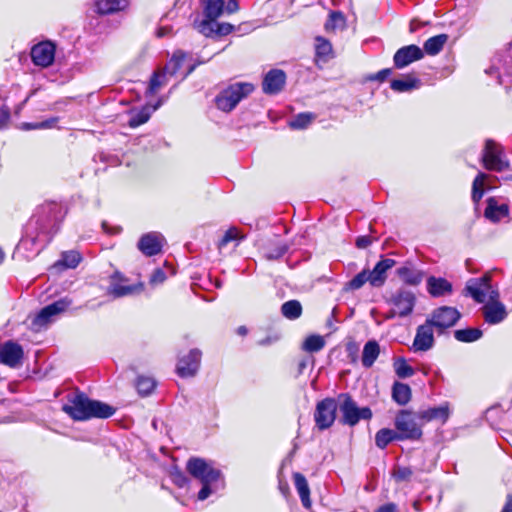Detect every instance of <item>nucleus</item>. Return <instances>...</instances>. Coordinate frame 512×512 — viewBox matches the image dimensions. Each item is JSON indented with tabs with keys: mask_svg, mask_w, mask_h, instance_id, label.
Returning <instances> with one entry per match:
<instances>
[{
	"mask_svg": "<svg viewBox=\"0 0 512 512\" xmlns=\"http://www.w3.org/2000/svg\"><path fill=\"white\" fill-rule=\"evenodd\" d=\"M394 370L398 377L407 378L414 374L413 368L407 364L403 358H398L394 362Z\"/></svg>",
	"mask_w": 512,
	"mask_h": 512,
	"instance_id": "obj_46",
	"label": "nucleus"
},
{
	"mask_svg": "<svg viewBox=\"0 0 512 512\" xmlns=\"http://www.w3.org/2000/svg\"><path fill=\"white\" fill-rule=\"evenodd\" d=\"M99 14H112L124 11L129 6V0H95Z\"/></svg>",
	"mask_w": 512,
	"mask_h": 512,
	"instance_id": "obj_21",
	"label": "nucleus"
},
{
	"mask_svg": "<svg viewBox=\"0 0 512 512\" xmlns=\"http://www.w3.org/2000/svg\"><path fill=\"white\" fill-rule=\"evenodd\" d=\"M460 318V313L453 307L443 306L436 309L427 320L439 330V332L452 327Z\"/></svg>",
	"mask_w": 512,
	"mask_h": 512,
	"instance_id": "obj_9",
	"label": "nucleus"
},
{
	"mask_svg": "<svg viewBox=\"0 0 512 512\" xmlns=\"http://www.w3.org/2000/svg\"><path fill=\"white\" fill-rule=\"evenodd\" d=\"M390 303L396 308L399 317L410 315L416 303V297L413 292L400 289L390 299Z\"/></svg>",
	"mask_w": 512,
	"mask_h": 512,
	"instance_id": "obj_12",
	"label": "nucleus"
},
{
	"mask_svg": "<svg viewBox=\"0 0 512 512\" xmlns=\"http://www.w3.org/2000/svg\"><path fill=\"white\" fill-rule=\"evenodd\" d=\"M286 81V75L282 70L269 71L263 80V91L267 94H276L282 90Z\"/></svg>",
	"mask_w": 512,
	"mask_h": 512,
	"instance_id": "obj_20",
	"label": "nucleus"
},
{
	"mask_svg": "<svg viewBox=\"0 0 512 512\" xmlns=\"http://www.w3.org/2000/svg\"><path fill=\"white\" fill-rule=\"evenodd\" d=\"M325 344H326V341L323 336L314 334V335L308 336L304 340V342L302 344V348L306 352L315 353V352L322 350L324 348Z\"/></svg>",
	"mask_w": 512,
	"mask_h": 512,
	"instance_id": "obj_37",
	"label": "nucleus"
},
{
	"mask_svg": "<svg viewBox=\"0 0 512 512\" xmlns=\"http://www.w3.org/2000/svg\"><path fill=\"white\" fill-rule=\"evenodd\" d=\"M185 57L186 55L182 51H176L165 65V67L162 69H164L169 74V76L173 77L181 68Z\"/></svg>",
	"mask_w": 512,
	"mask_h": 512,
	"instance_id": "obj_39",
	"label": "nucleus"
},
{
	"mask_svg": "<svg viewBox=\"0 0 512 512\" xmlns=\"http://www.w3.org/2000/svg\"><path fill=\"white\" fill-rule=\"evenodd\" d=\"M367 282L369 283L368 270H363L345 284L344 291L358 290Z\"/></svg>",
	"mask_w": 512,
	"mask_h": 512,
	"instance_id": "obj_43",
	"label": "nucleus"
},
{
	"mask_svg": "<svg viewBox=\"0 0 512 512\" xmlns=\"http://www.w3.org/2000/svg\"><path fill=\"white\" fill-rule=\"evenodd\" d=\"M454 336L461 342H473L482 336V331L477 328L460 329L454 332Z\"/></svg>",
	"mask_w": 512,
	"mask_h": 512,
	"instance_id": "obj_42",
	"label": "nucleus"
},
{
	"mask_svg": "<svg viewBox=\"0 0 512 512\" xmlns=\"http://www.w3.org/2000/svg\"><path fill=\"white\" fill-rule=\"evenodd\" d=\"M397 507L393 503H387L379 507L375 512H396Z\"/></svg>",
	"mask_w": 512,
	"mask_h": 512,
	"instance_id": "obj_59",
	"label": "nucleus"
},
{
	"mask_svg": "<svg viewBox=\"0 0 512 512\" xmlns=\"http://www.w3.org/2000/svg\"><path fill=\"white\" fill-rule=\"evenodd\" d=\"M465 290L478 303L499 298L498 291L490 285V276L488 274L481 278L470 279L466 284Z\"/></svg>",
	"mask_w": 512,
	"mask_h": 512,
	"instance_id": "obj_5",
	"label": "nucleus"
},
{
	"mask_svg": "<svg viewBox=\"0 0 512 512\" xmlns=\"http://www.w3.org/2000/svg\"><path fill=\"white\" fill-rule=\"evenodd\" d=\"M395 312H396V308L393 307V309L387 314L386 318L391 319V318H394L395 316H398V313H395Z\"/></svg>",
	"mask_w": 512,
	"mask_h": 512,
	"instance_id": "obj_63",
	"label": "nucleus"
},
{
	"mask_svg": "<svg viewBox=\"0 0 512 512\" xmlns=\"http://www.w3.org/2000/svg\"><path fill=\"white\" fill-rule=\"evenodd\" d=\"M278 340V337H266L265 339H262L259 341V345H262V346H265V345H269L275 341Z\"/></svg>",
	"mask_w": 512,
	"mask_h": 512,
	"instance_id": "obj_60",
	"label": "nucleus"
},
{
	"mask_svg": "<svg viewBox=\"0 0 512 512\" xmlns=\"http://www.w3.org/2000/svg\"><path fill=\"white\" fill-rule=\"evenodd\" d=\"M398 276L407 284L417 285L422 281V273L410 266H403L397 270Z\"/></svg>",
	"mask_w": 512,
	"mask_h": 512,
	"instance_id": "obj_34",
	"label": "nucleus"
},
{
	"mask_svg": "<svg viewBox=\"0 0 512 512\" xmlns=\"http://www.w3.org/2000/svg\"><path fill=\"white\" fill-rule=\"evenodd\" d=\"M372 243V240L369 236H361L356 240V246L359 249L367 248Z\"/></svg>",
	"mask_w": 512,
	"mask_h": 512,
	"instance_id": "obj_55",
	"label": "nucleus"
},
{
	"mask_svg": "<svg viewBox=\"0 0 512 512\" xmlns=\"http://www.w3.org/2000/svg\"><path fill=\"white\" fill-rule=\"evenodd\" d=\"M165 279H166V275H165L164 271L161 269H156L150 277V283L152 285H157V284L163 283L165 281Z\"/></svg>",
	"mask_w": 512,
	"mask_h": 512,
	"instance_id": "obj_53",
	"label": "nucleus"
},
{
	"mask_svg": "<svg viewBox=\"0 0 512 512\" xmlns=\"http://www.w3.org/2000/svg\"><path fill=\"white\" fill-rule=\"evenodd\" d=\"M448 41L447 34H439L427 39L423 45V52H426L428 55H437L441 52L444 45Z\"/></svg>",
	"mask_w": 512,
	"mask_h": 512,
	"instance_id": "obj_27",
	"label": "nucleus"
},
{
	"mask_svg": "<svg viewBox=\"0 0 512 512\" xmlns=\"http://www.w3.org/2000/svg\"><path fill=\"white\" fill-rule=\"evenodd\" d=\"M399 440L398 434L396 431L388 428H384L379 430L375 436V443L377 447L383 449L393 440Z\"/></svg>",
	"mask_w": 512,
	"mask_h": 512,
	"instance_id": "obj_38",
	"label": "nucleus"
},
{
	"mask_svg": "<svg viewBox=\"0 0 512 512\" xmlns=\"http://www.w3.org/2000/svg\"><path fill=\"white\" fill-rule=\"evenodd\" d=\"M424 57L423 50L417 45L404 46L396 51L393 57L396 68L402 69L409 64L421 60Z\"/></svg>",
	"mask_w": 512,
	"mask_h": 512,
	"instance_id": "obj_14",
	"label": "nucleus"
},
{
	"mask_svg": "<svg viewBox=\"0 0 512 512\" xmlns=\"http://www.w3.org/2000/svg\"><path fill=\"white\" fill-rule=\"evenodd\" d=\"M412 475V471L410 468L407 467H398L393 472V477L397 481H405L408 480Z\"/></svg>",
	"mask_w": 512,
	"mask_h": 512,
	"instance_id": "obj_51",
	"label": "nucleus"
},
{
	"mask_svg": "<svg viewBox=\"0 0 512 512\" xmlns=\"http://www.w3.org/2000/svg\"><path fill=\"white\" fill-rule=\"evenodd\" d=\"M63 411L77 421H83L92 417L108 418L115 409L100 401L91 400L83 393H77L68 399L63 406Z\"/></svg>",
	"mask_w": 512,
	"mask_h": 512,
	"instance_id": "obj_2",
	"label": "nucleus"
},
{
	"mask_svg": "<svg viewBox=\"0 0 512 512\" xmlns=\"http://www.w3.org/2000/svg\"><path fill=\"white\" fill-rule=\"evenodd\" d=\"M186 469L189 474L199 480L202 485L197 496L200 501H204L210 495L225 487V481L221 471L214 468L210 462L202 458H190L186 464Z\"/></svg>",
	"mask_w": 512,
	"mask_h": 512,
	"instance_id": "obj_1",
	"label": "nucleus"
},
{
	"mask_svg": "<svg viewBox=\"0 0 512 512\" xmlns=\"http://www.w3.org/2000/svg\"><path fill=\"white\" fill-rule=\"evenodd\" d=\"M171 77L164 69L155 71L151 77L147 92L151 95L157 93L168 83Z\"/></svg>",
	"mask_w": 512,
	"mask_h": 512,
	"instance_id": "obj_29",
	"label": "nucleus"
},
{
	"mask_svg": "<svg viewBox=\"0 0 512 512\" xmlns=\"http://www.w3.org/2000/svg\"><path fill=\"white\" fill-rule=\"evenodd\" d=\"M170 477L174 484H176L179 487H183L187 483V478L185 475L178 470L177 468H174L170 471Z\"/></svg>",
	"mask_w": 512,
	"mask_h": 512,
	"instance_id": "obj_50",
	"label": "nucleus"
},
{
	"mask_svg": "<svg viewBox=\"0 0 512 512\" xmlns=\"http://www.w3.org/2000/svg\"><path fill=\"white\" fill-rule=\"evenodd\" d=\"M393 399L400 405H405L411 398V389L407 384L396 382L392 389Z\"/></svg>",
	"mask_w": 512,
	"mask_h": 512,
	"instance_id": "obj_35",
	"label": "nucleus"
},
{
	"mask_svg": "<svg viewBox=\"0 0 512 512\" xmlns=\"http://www.w3.org/2000/svg\"><path fill=\"white\" fill-rule=\"evenodd\" d=\"M52 122H39V123H35V124H24V126L27 128V129H40V128H48V127H51L52 126Z\"/></svg>",
	"mask_w": 512,
	"mask_h": 512,
	"instance_id": "obj_58",
	"label": "nucleus"
},
{
	"mask_svg": "<svg viewBox=\"0 0 512 512\" xmlns=\"http://www.w3.org/2000/svg\"><path fill=\"white\" fill-rule=\"evenodd\" d=\"M143 290V283H138L135 285H123L118 283L115 279L112 280L109 293L115 297H123L127 295H132L136 293H140Z\"/></svg>",
	"mask_w": 512,
	"mask_h": 512,
	"instance_id": "obj_25",
	"label": "nucleus"
},
{
	"mask_svg": "<svg viewBox=\"0 0 512 512\" xmlns=\"http://www.w3.org/2000/svg\"><path fill=\"white\" fill-rule=\"evenodd\" d=\"M396 264L395 260L391 258L381 259L373 268L368 270L369 284L372 287H381L384 285L387 279V272L394 267Z\"/></svg>",
	"mask_w": 512,
	"mask_h": 512,
	"instance_id": "obj_17",
	"label": "nucleus"
},
{
	"mask_svg": "<svg viewBox=\"0 0 512 512\" xmlns=\"http://www.w3.org/2000/svg\"><path fill=\"white\" fill-rule=\"evenodd\" d=\"M483 163L486 169L493 171H503L508 167V163L502 158L501 150L498 145L487 140L483 153Z\"/></svg>",
	"mask_w": 512,
	"mask_h": 512,
	"instance_id": "obj_10",
	"label": "nucleus"
},
{
	"mask_svg": "<svg viewBox=\"0 0 512 512\" xmlns=\"http://www.w3.org/2000/svg\"><path fill=\"white\" fill-rule=\"evenodd\" d=\"M23 358L22 347L13 342L7 341L0 346V363L9 367H17Z\"/></svg>",
	"mask_w": 512,
	"mask_h": 512,
	"instance_id": "obj_16",
	"label": "nucleus"
},
{
	"mask_svg": "<svg viewBox=\"0 0 512 512\" xmlns=\"http://www.w3.org/2000/svg\"><path fill=\"white\" fill-rule=\"evenodd\" d=\"M314 118L315 116L312 113H301L295 116L289 125L293 129H305L312 123Z\"/></svg>",
	"mask_w": 512,
	"mask_h": 512,
	"instance_id": "obj_44",
	"label": "nucleus"
},
{
	"mask_svg": "<svg viewBox=\"0 0 512 512\" xmlns=\"http://www.w3.org/2000/svg\"><path fill=\"white\" fill-rule=\"evenodd\" d=\"M233 29V26L229 23H218L216 22V31L215 35H227Z\"/></svg>",
	"mask_w": 512,
	"mask_h": 512,
	"instance_id": "obj_54",
	"label": "nucleus"
},
{
	"mask_svg": "<svg viewBox=\"0 0 512 512\" xmlns=\"http://www.w3.org/2000/svg\"><path fill=\"white\" fill-rule=\"evenodd\" d=\"M80 260L81 257L78 252H64L62 258L53 265V268L58 270L75 268L80 263Z\"/></svg>",
	"mask_w": 512,
	"mask_h": 512,
	"instance_id": "obj_32",
	"label": "nucleus"
},
{
	"mask_svg": "<svg viewBox=\"0 0 512 512\" xmlns=\"http://www.w3.org/2000/svg\"><path fill=\"white\" fill-rule=\"evenodd\" d=\"M254 90V86L250 83H237L225 89L217 98V107L225 112H229L235 106L248 96Z\"/></svg>",
	"mask_w": 512,
	"mask_h": 512,
	"instance_id": "obj_3",
	"label": "nucleus"
},
{
	"mask_svg": "<svg viewBox=\"0 0 512 512\" xmlns=\"http://www.w3.org/2000/svg\"><path fill=\"white\" fill-rule=\"evenodd\" d=\"M417 415L401 411L395 419L396 432L399 440H417L422 436L421 425L417 423Z\"/></svg>",
	"mask_w": 512,
	"mask_h": 512,
	"instance_id": "obj_4",
	"label": "nucleus"
},
{
	"mask_svg": "<svg viewBox=\"0 0 512 512\" xmlns=\"http://www.w3.org/2000/svg\"><path fill=\"white\" fill-rule=\"evenodd\" d=\"M195 25H196V28L197 30L207 36V37H211V36H214L215 35V31H216V20H211V19H204V20H201L199 22H195Z\"/></svg>",
	"mask_w": 512,
	"mask_h": 512,
	"instance_id": "obj_47",
	"label": "nucleus"
},
{
	"mask_svg": "<svg viewBox=\"0 0 512 512\" xmlns=\"http://www.w3.org/2000/svg\"><path fill=\"white\" fill-rule=\"evenodd\" d=\"M224 11V0H205L204 14L211 20L219 18Z\"/></svg>",
	"mask_w": 512,
	"mask_h": 512,
	"instance_id": "obj_36",
	"label": "nucleus"
},
{
	"mask_svg": "<svg viewBox=\"0 0 512 512\" xmlns=\"http://www.w3.org/2000/svg\"><path fill=\"white\" fill-rule=\"evenodd\" d=\"M420 87V80L410 75L402 79H394L391 88L397 92H407Z\"/></svg>",
	"mask_w": 512,
	"mask_h": 512,
	"instance_id": "obj_30",
	"label": "nucleus"
},
{
	"mask_svg": "<svg viewBox=\"0 0 512 512\" xmlns=\"http://www.w3.org/2000/svg\"><path fill=\"white\" fill-rule=\"evenodd\" d=\"M238 9H239V5H238L237 0H229V1H228V3H227V5H226V6H224V10H225L227 13H229V14H231V13H234V12L238 11Z\"/></svg>",
	"mask_w": 512,
	"mask_h": 512,
	"instance_id": "obj_57",
	"label": "nucleus"
},
{
	"mask_svg": "<svg viewBox=\"0 0 512 512\" xmlns=\"http://www.w3.org/2000/svg\"><path fill=\"white\" fill-rule=\"evenodd\" d=\"M169 29L168 28H160L158 31H157V36L158 37H163L165 35H167L169 33Z\"/></svg>",
	"mask_w": 512,
	"mask_h": 512,
	"instance_id": "obj_62",
	"label": "nucleus"
},
{
	"mask_svg": "<svg viewBox=\"0 0 512 512\" xmlns=\"http://www.w3.org/2000/svg\"><path fill=\"white\" fill-rule=\"evenodd\" d=\"M485 321L489 324L502 322L506 316L505 306L498 299H489L482 308Z\"/></svg>",
	"mask_w": 512,
	"mask_h": 512,
	"instance_id": "obj_18",
	"label": "nucleus"
},
{
	"mask_svg": "<svg viewBox=\"0 0 512 512\" xmlns=\"http://www.w3.org/2000/svg\"><path fill=\"white\" fill-rule=\"evenodd\" d=\"M164 238L159 233H148L141 237L138 247L147 256H153L161 251Z\"/></svg>",
	"mask_w": 512,
	"mask_h": 512,
	"instance_id": "obj_19",
	"label": "nucleus"
},
{
	"mask_svg": "<svg viewBox=\"0 0 512 512\" xmlns=\"http://www.w3.org/2000/svg\"><path fill=\"white\" fill-rule=\"evenodd\" d=\"M287 251V247L284 244L278 245L273 251L266 252L265 256L267 259H278L284 255Z\"/></svg>",
	"mask_w": 512,
	"mask_h": 512,
	"instance_id": "obj_52",
	"label": "nucleus"
},
{
	"mask_svg": "<svg viewBox=\"0 0 512 512\" xmlns=\"http://www.w3.org/2000/svg\"><path fill=\"white\" fill-rule=\"evenodd\" d=\"M380 353V346L375 340L368 341L363 348L362 364L364 367H371Z\"/></svg>",
	"mask_w": 512,
	"mask_h": 512,
	"instance_id": "obj_26",
	"label": "nucleus"
},
{
	"mask_svg": "<svg viewBox=\"0 0 512 512\" xmlns=\"http://www.w3.org/2000/svg\"><path fill=\"white\" fill-rule=\"evenodd\" d=\"M390 73H391L390 69H383V70L377 72L376 74L370 76L369 79L383 81L390 75Z\"/></svg>",
	"mask_w": 512,
	"mask_h": 512,
	"instance_id": "obj_56",
	"label": "nucleus"
},
{
	"mask_svg": "<svg viewBox=\"0 0 512 512\" xmlns=\"http://www.w3.org/2000/svg\"><path fill=\"white\" fill-rule=\"evenodd\" d=\"M237 332L240 335H245L247 333V329H246V327L241 326V327L238 328Z\"/></svg>",
	"mask_w": 512,
	"mask_h": 512,
	"instance_id": "obj_64",
	"label": "nucleus"
},
{
	"mask_svg": "<svg viewBox=\"0 0 512 512\" xmlns=\"http://www.w3.org/2000/svg\"><path fill=\"white\" fill-rule=\"evenodd\" d=\"M508 215V206L506 204H499L494 198H489L487 207L485 209V216L491 221H499Z\"/></svg>",
	"mask_w": 512,
	"mask_h": 512,
	"instance_id": "obj_23",
	"label": "nucleus"
},
{
	"mask_svg": "<svg viewBox=\"0 0 512 512\" xmlns=\"http://www.w3.org/2000/svg\"><path fill=\"white\" fill-rule=\"evenodd\" d=\"M486 179L484 173H479L473 181L472 185V199L474 202H478L483 196V187Z\"/></svg>",
	"mask_w": 512,
	"mask_h": 512,
	"instance_id": "obj_48",
	"label": "nucleus"
},
{
	"mask_svg": "<svg viewBox=\"0 0 512 512\" xmlns=\"http://www.w3.org/2000/svg\"><path fill=\"white\" fill-rule=\"evenodd\" d=\"M282 314L288 319H297L301 316L302 306L297 300L285 302L281 307Z\"/></svg>",
	"mask_w": 512,
	"mask_h": 512,
	"instance_id": "obj_40",
	"label": "nucleus"
},
{
	"mask_svg": "<svg viewBox=\"0 0 512 512\" xmlns=\"http://www.w3.org/2000/svg\"><path fill=\"white\" fill-rule=\"evenodd\" d=\"M337 404L332 398L320 401L315 409L314 420L320 430L329 428L336 418Z\"/></svg>",
	"mask_w": 512,
	"mask_h": 512,
	"instance_id": "obj_8",
	"label": "nucleus"
},
{
	"mask_svg": "<svg viewBox=\"0 0 512 512\" xmlns=\"http://www.w3.org/2000/svg\"><path fill=\"white\" fill-rule=\"evenodd\" d=\"M340 398H343V402L340 405V411L342 413L344 423L354 426L360 419L367 420L372 417V412L368 407L359 408L348 395H341Z\"/></svg>",
	"mask_w": 512,
	"mask_h": 512,
	"instance_id": "obj_7",
	"label": "nucleus"
},
{
	"mask_svg": "<svg viewBox=\"0 0 512 512\" xmlns=\"http://www.w3.org/2000/svg\"><path fill=\"white\" fill-rule=\"evenodd\" d=\"M240 233L236 228H230L228 229L223 238L220 240L218 247L219 249H222L224 246H226L231 241H236L240 239Z\"/></svg>",
	"mask_w": 512,
	"mask_h": 512,
	"instance_id": "obj_49",
	"label": "nucleus"
},
{
	"mask_svg": "<svg viewBox=\"0 0 512 512\" xmlns=\"http://www.w3.org/2000/svg\"><path fill=\"white\" fill-rule=\"evenodd\" d=\"M418 419L429 422L432 420H439L441 422H445L449 417V407L447 404L441 405L439 407L429 408L423 411H420L417 414Z\"/></svg>",
	"mask_w": 512,
	"mask_h": 512,
	"instance_id": "obj_22",
	"label": "nucleus"
},
{
	"mask_svg": "<svg viewBox=\"0 0 512 512\" xmlns=\"http://www.w3.org/2000/svg\"><path fill=\"white\" fill-rule=\"evenodd\" d=\"M155 386V380L151 377L141 376L136 382V388L141 395L150 394L154 390Z\"/></svg>",
	"mask_w": 512,
	"mask_h": 512,
	"instance_id": "obj_45",
	"label": "nucleus"
},
{
	"mask_svg": "<svg viewBox=\"0 0 512 512\" xmlns=\"http://www.w3.org/2000/svg\"><path fill=\"white\" fill-rule=\"evenodd\" d=\"M315 41L316 56L320 59H323V61H327L332 54L331 43L320 36L316 37Z\"/></svg>",
	"mask_w": 512,
	"mask_h": 512,
	"instance_id": "obj_41",
	"label": "nucleus"
},
{
	"mask_svg": "<svg viewBox=\"0 0 512 512\" xmlns=\"http://www.w3.org/2000/svg\"><path fill=\"white\" fill-rule=\"evenodd\" d=\"M428 291L433 296H442L451 291V284L445 279L430 277Z\"/></svg>",
	"mask_w": 512,
	"mask_h": 512,
	"instance_id": "obj_31",
	"label": "nucleus"
},
{
	"mask_svg": "<svg viewBox=\"0 0 512 512\" xmlns=\"http://www.w3.org/2000/svg\"><path fill=\"white\" fill-rule=\"evenodd\" d=\"M71 304L67 298L60 299L40 310V312L32 319L31 329L40 331L62 312H64Z\"/></svg>",
	"mask_w": 512,
	"mask_h": 512,
	"instance_id": "obj_6",
	"label": "nucleus"
},
{
	"mask_svg": "<svg viewBox=\"0 0 512 512\" xmlns=\"http://www.w3.org/2000/svg\"><path fill=\"white\" fill-rule=\"evenodd\" d=\"M295 488L300 496L301 502L305 508L311 507L310 489L306 478L301 473L293 475Z\"/></svg>",
	"mask_w": 512,
	"mask_h": 512,
	"instance_id": "obj_24",
	"label": "nucleus"
},
{
	"mask_svg": "<svg viewBox=\"0 0 512 512\" xmlns=\"http://www.w3.org/2000/svg\"><path fill=\"white\" fill-rule=\"evenodd\" d=\"M346 28V17L339 11H333L329 14V18L325 23V30L327 32H335L337 30H344Z\"/></svg>",
	"mask_w": 512,
	"mask_h": 512,
	"instance_id": "obj_33",
	"label": "nucleus"
},
{
	"mask_svg": "<svg viewBox=\"0 0 512 512\" xmlns=\"http://www.w3.org/2000/svg\"><path fill=\"white\" fill-rule=\"evenodd\" d=\"M161 105V101H158V103L153 106L152 108L150 106H145L141 110L135 112L132 114L131 118L129 119V126L132 128L138 127L144 123H146L153 111H156Z\"/></svg>",
	"mask_w": 512,
	"mask_h": 512,
	"instance_id": "obj_28",
	"label": "nucleus"
},
{
	"mask_svg": "<svg viewBox=\"0 0 512 512\" xmlns=\"http://www.w3.org/2000/svg\"><path fill=\"white\" fill-rule=\"evenodd\" d=\"M201 352L198 349L191 350L181 357L177 364V373L181 377H192L199 369Z\"/></svg>",
	"mask_w": 512,
	"mask_h": 512,
	"instance_id": "obj_15",
	"label": "nucleus"
},
{
	"mask_svg": "<svg viewBox=\"0 0 512 512\" xmlns=\"http://www.w3.org/2000/svg\"><path fill=\"white\" fill-rule=\"evenodd\" d=\"M31 58L36 66L48 67L55 58V45L51 41H43L31 49Z\"/></svg>",
	"mask_w": 512,
	"mask_h": 512,
	"instance_id": "obj_11",
	"label": "nucleus"
},
{
	"mask_svg": "<svg viewBox=\"0 0 512 512\" xmlns=\"http://www.w3.org/2000/svg\"><path fill=\"white\" fill-rule=\"evenodd\" d=\"M502 512H512V495L508 496L507 502L503 507Z\"/></svg>",
	"mask_w": 512,
	"mask_h": 512,
	"instance_id": "obj_61",
	"label": "nucleus"
},
{
	"mask_svg": "<svg viewBox=\"0 0 512 512\" xmlns=\"http://www.w3.org/2000/svg\"><path fill=\"white\" fill-rule=\"evenodd\" d=\"M434 326L426 320L423 325L417 328L412 348L415 352H425L430 350L434 345Z\"/></svg>",
	"mask_w": 512,
	"mask_h": 512,
	"instance_id": "obj_13",
	"label": "nucleus"
}]
</instances>
